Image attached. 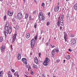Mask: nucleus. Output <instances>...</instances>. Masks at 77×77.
I'll list each match as a JSON object with an SVG mask.
<instances>
[{"label":"nucleus","mask_w":77,"mask_h":77,"mask_svg":"<svg viewBox=\"0 0 77 77\" xmlns=\"http://www.w3.org/2000/svg\"><path fill=\"white\" fill-rule=\"evenodd\" d=\"M60 17L59 18H58V20L57 21V22L56 23V24L58 26V27H59L60 26Z\"/></svg>","instance_id":"nucleus-8"},{"label":"nucleus","mask_w":77,"mask_h":77,"mask_svg":"<svg viewBox=\"0 0 77 77\" xmlns=\"http://www.w3.org/2000/svg\"><path fill=\"white\" fill-rule=\"evenodd\" d=\"M59 6H58L54 8V11H55V12H57L59 11Z\"/></svg>","instance_id":"nucleus-10"},{"label":"nucleus","mask_w":77,"mask_h":77,"mask_svg":"<svg viewBox=\"0 0 77 77\" xmlns=\"http://www.w3.org/2000/svg\"><path fill=\"white\" fill-rule=\"evenodd\" d=\"M8 15L9 16H12V15H13V13L8 11Z\"/></svg>","instance_id":"nucleus-13"},{"label":"nucleus","mask_w":77,"mask_h":77,"mask_svg":"<svg viewBox=\"0 0 77 77\" xmlns=\"http://www.w3.org/2000/svg\"><path fill=\"white\" fill-rule=\"evenodd\" d=\"M34 62L36 63H37L38 62V60L37 57H35L34 58Z\"/></svg>","instance_id":"nucleus-15"},{"label":"nucleus","mask_w":77,"mask_h":77,"mask_svg":"<svg viewBox=\"0 0 77 77\" xmlns=\"http://www.w3.org/2000/svg\"><path fill=\"white\" fill-rule=\"evenodd\" d=\"M20 29V27L18 26H17L16 27V29L17 30H18Z\"/></svg>","instance_id":"nucleus-24"},{"label":"nucleus","mask_w":77,"mask_h":77,"mask_svg":"<svg viewBox=\"0 0 77 77\" xmlns=\"http://www.w3.org/2000/svg\"><path fill=\"white\" fill-rule=\"evenodd\" d=\"M50 61V60L48 57H47L45 59V60L43 62V64L45 66H48V62Z\"/></svg>","instance_id":"nucleus-3"},{"label":"nucleus","mask_w":77,"mask_h":77,"mask_svg":"<svg viewBox=\"0 0 77 77\" xmlns=\"http://www.w3.org/2000/svg\"><path fill=\"white\" fill-rule=\"evenodd\" d=\"M31 74H32V75H33V72H32V71H31Z\"/></svg>","instance_id":"nucleus-41"},{"label":"nucleus","mask_w":77,"mask_h":77,"mask_svg":"<svg viewBox=\"0 0 77 77\" xmlns=\"http://www.w3.org/2000/svg\"><path fill=\"white\" fill-rule=\"evenodd\" d=\"M11 48H12V45H11Z\"/></svg>","instance_id":"nucleus-55"},{"label":"nucleus","mask_w":77,"mask_h":77,"mask_svg":"<svg viewBox=\"0 0 77 77\" xmlns=\"http://www.w3.org/2000/svg\"><path fill=\"white\" fill-rule=\"evenodd\" d=\"M0 49L2 53H5V46L2 45V47H0Z\"/></svg>","instance_id":"nucleus-7"},{"label":"nucleus","mask_w":77,"mask_h":77,"mask_svg":"<svg viewBox=\"0 0 77 77\" xmlns=\"http://www.w3.org/2000/svg\"><path fill=\"white\" fill-rule=\"evenodd\" d=\"M72 65L73 66L74 65V66H75V64H74V63H72Z\"/></svg>","instance_id":"nucleus-52"},{"label":"nucleus","mask_w":77,"mask_h":77,"mask_svg":"<svg viewBox=\"0 0 77 77\" xmlns=\"http://www.w3.org/2000/svg\"><path fill=\"white\" fill-rule=\"evenodd\" d=\"M32 66L33 68H37V66L35 64L33 65Z\"/></svg>","instance_id":"nucleus-20"},{"label":"nucleus","mask_w":77,"mask_h":77,"mask_svg":"<svg viewBox=\"0 0 77 77\" xmlns=\"http://www.w3.org/2000/svg\"><path fill=\"white\" fill-rule=\"evenodd\" d=\"M59 62V60H57V63H58V62Z\"/></svg>","instance_id":"nucleus-51"},{"label":"nucleus","mask_w":77,"mask_h":77,"mask_svg":"<svg viewBox=\"0 0 77 77\" xmlns=\"http://www.w3.org/2000/svg\"><path fill=\"white\" fill-rule=\"evenodd\" d=\"M37 36H36L34 38L35 39V41H36V40H37Z\"/></svg>","instance_id":"nucleus-35"},{"label":"nucleus","mask_w":77,"mask_h":77,"mask_svg":"<svg viewBox=\"0 0 77 77\" xmlns=\"http://www.w3.org/2000/svg\"><path fill=\"white\" fill-rule=\"evenodd\" d=\"M38 54H39V57H41V53H39Z\"/></svg>","instance_id":"nucleus-48"},{"label":"nucleus","mask_w":77,"mask_h":77,"mask_svg":"<svg viewBox=\"0 0 77 77\" xmlns=\"http://www.w3.org/2000/svg\"><path fill=\"white\" fill-rule=\"evenodd\" d=\"M10 28H11V29H10V30H12V28L11 27H10Z\"/></svg>","instance_id":"nucleus-61"},{"label":"nucleus","mask_w":77,"mask_h":77,"mask_svg":"<svg viewBox=\"0 0 77 77\" xmlns=\"http://www.w3.org/2000/svg\"><path fill=\"white\" fill-rule=\"evenodd\" d=\"M12 21H13V22H14V21H15V19H14V18H13L12 19Z\"/></svg>","instance_id":"nucleus-47"},{"label":"nucleus","mask_w":77,"mask_h":77,"mask_svg":"<svg viewBox=\"0 0 77 77\" xmlns=\"http://www.w3.org/2000/svg\"><path fill=\"white\" fill-rule=\"evenodd\" d=\"M68 50L69 51H71V49H69Z\"/></svg>","instance_id":"nucleus-50"},{"label":"nucleus","mask_w":77,"mask_h":77,"mask_svg":"<svg viewBox=\"0 0 77 77\" xmlns=\"http://www.w3.org/2000/svg\"><path fill=\"white\" fill-rule=\"evenodd\" d=\"M60 30H62V26L60 27Z\"/></svg>","instance_id":"nucleus-53"},{"label":"nucleus","mask_w":77,"mask_h":77,"mask_svg":"<svg viewBox=\"0 0 77 77\" xmlns=\"http://www.w3.org/2000/svg\"><path fill=\"white\" fill-rule=\"evenodd\" d=\"M26 37L27 39H29V37H30V34L29 33H27L26 34Z\"/></svg>","instance_id":"nucleus-17"},{"label":"nucleus","mask_w":77,"mask_h":77,"mask_svg":"<svg viewBox=\"0 0 77 77\" xmlns=\"http://www.w3.org/2000/svg\"><path fill=\"white\" fill-rule=\"evenodd\" d=\"M6 15H5L4 17V21H5V20H6Z\"/></svg>","instance_id":"nucleus-33"},{"label":"nucleus","mask_w":77,"mask_h":77,"mask_svg":"<svg viewBox=\"0 0 77 77\" xmlns=\"http://www.w3.org/2000/svg\"><path fill=\"white\" fill-rule=\"evenodd\" d=\"M44 37H43L42 38V42H43V41H44Z\"/></svg>","instance_id":"nucleus-49"},{"label":"nucleus","mask_w":77,"mask_h":77,"mask_svg":"<svg viewBox=\"0 0 77 77\" xmlns=\"http://www.w3.org/2000/svg\"><path fill=\"white\" fill-rule=\"evenodd\" d=\"M51 45V48H54L55 47L54 46H52Z\"/></svg>","instance_id":"nucleus-44"},{"label":"nucleus","mask_w":77,"mask_h":77,"mask_svg":"<svg viewBox=\"0 0 77 77\" xmlns=\"http://www.w3.org/2000/svg\"><path fill=\"white\" fill-rule=\"evenodd\" d=\"M66 59H70V56H69V55L67 56V57L66 58Z\"/></svg>","instance_id":"nucleus-27"},{"label":"nucleus","mask_w":77,"mask_h":77,"mask_svg":"<svg viewBox=\"0 0 77 77\" xmlns=\"http://www.w3.org/2000/svg\"><path fill=\"white\" fill-rule=\"evenodd\" d=\"M68 35L69 36H70L71 38H72V37H74V36H75L74 34H72V33H70V34H68Z\"/></svg>","instance_id":"nucleus-11"},{"label":"nucleus","mask_w":77,"mask_h":77,"mask_svg":"<svg viewBox=\"0 0 77 77\" xmlns=\"http://www.w3.org/2000/svg\"><path fill=\"white\" fill-rule=\"evenodd\" d=\"M60 23L61 26H63V25H64V23H63V20L61 19L60 21Z\"/></svg>","instance_id":"nucleus-14"},{"label":"nucleus","mask_w":77,"mask_h":77,"mask_svg":"<svg viewBox=\"0 0 77 77\" xmlns=\"http://www.w3.org/2000/svg\"><path fill=\"white\" fill-rule=\"evenodd\" d=\"M17 19L18 20H21L23 18V15H22V13H19L17 14V16L16 17Z\"/></svg>","instance_id":"nucleus-4"},{"label":"nucleus","mask_w":77,"mask_h":77,"mask_svg":"<svg viewBox=\"0 0 77 77\" xmlns=\"http://www.w3.org/2000/svg\"><path fill=\"white\" fill-rule=\"evenodd\" d=\"M71 45H74L76 43V41L75 39H72L70 42Z\"/></svg>","instance_id":"nucleus-6"},{"label":"nucleus","mask_w":77,"mask_h":77,"mask_svg":"<svg viewBox=\"0 0 77 77\" xmlns=\"http://www.w3.org/2000/svg\"><path fill=\"white\" fill-rule=\"evenodd\" d=\"M64 39L66 42L67 41V38H64Z\"/></svg>","instance_id":"nucleus-43"},{"label":"nucleus","mask_w":77,"mask_h":77,"mask_svg":"<svg viewBox=\"0 0 77 77\" xmlns=\"http://www.w3.org/2000/svg\"><path fill=\"white\" fill-rule=\"evenodd\" d=\"M18 74V71H17L14 73V75H15V76H17Z\"/></svg>","instance_id":"nucleus-23"},{"label":"nucleus","mask_w":77,"mask_h":77,"mask_svg":"<svg viewBox=\"0 0 77 77\" xmlns=\"http://www.w3.org/2000/svg\"><path fill=\"white\" fill-rule=\"evenodd\" d=\"M17 75V77H19V75H18V74Z\"/></svg>","instance_id":"nucleus-60"},{"label":"nucleus","mask_w":77,"mask_h":77,"mask_svg":"<svg viewBox=\"0 0 77 77\" xmlns=\"http://www.w3.org/2000/svg\"><path fill=\"white\" fill-rule=\"evenodd\" d=\"M22 62H23V63H25L26 65H27V60H26V59L25 58H23L22 59Z\"/></svg>","instance_id":"nucleus-9"},{"label":"nucleus","mask_w":77,"mask_h":77,"mask_svg":"<svg viewBox=\"0 0 77 77\" xmlns=\"http://www.w3.org/2000/svg\"><path fill=\"white\" fill-rule=\"evenodd\" d=\"M0 42H2V41H3V37H0Z\"/></svg>","instance_id":"nucleus-26"},{"label":"nucleus","mask_w":77,"mask_h":77,"mask_svg":"<svg viewBox=\"0 0 77 77\" xmlns=\"http://www.w3.org/2000/svg\"><path fill=\"white\" fill-rule=\"evenodd\" d=\"M46 44L47 45H48V43L47 42L46 43Z\"/></svg>","instance_id":"nucleus-56"},{"label":"nucleus","mask_w":77,"mask_h":77,"mask_svg":"<svg viewBox=\"0 0 77 77\" xmlns=\"http://www.w3.org/2000/svg\"><path fill=\"white\" fill-rule=\"evenodd\" d=\"M11 74V71H9L8 72V75H9V74Z\"/></svg>","instance_id":"nucleus-46"},{"label":"nucleus","mask_w":77,"mask_h":77,"mask_svg":"<svg viewBox=\"0 0 77 77\" xmlns=\"http://www.w3.org/2000/svg\"><path fill=\"white\" fill-rule=\"evenodd\" d=\"M50 13H49L48 14V15L49 16H50Z\"/></svg>","instance_id":"nucleus-54"},{"label":"nucleus","mask_w":77,"mask_h":77,"mask_svg":"<svg viewBox=\"0 0 77 77\" xmlns=\"http://www.w3.org/2000/svg\"><path fill=\"white\" fill-rule=\"evenodd\" d=\"M69 17V14L68 13L67 15V18H68Z\"/></svg>","instance_id":"nucleus-45"},{"label":"nucleus","mask_w":77,"mask_h":77,"mask_svg":"<svg viewBox=\"0 0 77 77\" xmlns=\"http://www.w3.org/2000/svg\"><path fill=\"white\" fill-rule=\"evenodd\" d=\"M45 5V4H44V3H42V6H43V7H44V6Z\"/></svg>","instance_id":"nucleus-37"},{"label":"nucleus","mask_w":77,"mask_h":77,"mask_svg":"<svg viewBox=\"0 0 77 77\" xmlns=\"http://www.w3.org/2000/svg\"><path fill=\"white\" fill-rule=\"evenodd\" d=\"M41 39V37H40L39 38L40 39Z\"/></svg>","instance_id":"nucleus-62"},{"label":"nucleus","mask_w":77,"mask_h":77,"mask_svg":"<svg viewBox=\"0 0 77 77\" xmlns=\"http://www.w3.org/2000/svg\"><path fill=\"white\" fill-rule=\"evenodd\" d=\"M53 77H56V76H54Z\"/></svg>","instance_id":"nucleus-64"},{"label":"nucleus","mask_w":77,"mask_h":77,"mask_svg":"<svg viewBox=\"0 0 77 77\" xmlns=\"http://www.w3.org/2000/svg\"><path fill=\"white\" fill-rule=\"evenodd\" d=\"M18 60H21V55H20V54L19 53L18 54Z\"/></svg>","instance_id":"nucleus-16"},{"label":"nucleus","mask_w":77,"mask_h":77,"mask_svg":"<svg viewBox=\"0 0 77 77\" xmlns=\"http://www.w3.org/2000/svg\"><path fill=\"white\" fill-rule=\"evenodd\" d=\"M3 71H1V72H0V75H3Z\"/></svg>","instance_id":"nucleus-30"},{"label":"nucleus","mask_w":77,"mask_h":77,"mask_svg":"<svg viewBox=\"0 0 77 77\" xmlns=\"http://www.w3.org/2000/svg\"><path fill=\"white\" fill-rule=\"evenodd\" d=\"M54 51L57 52H58L59 51V49L58 48H56V49H54Z\"/></svg>","instance_id":"nucleus-21"},{"label":"nucleus","mask_w":77,"mask_h":77,"mask_svg":"<svg viewBox=\"0 0 77 77\" xmlns=\"http://www.w3.org/2000/svg\"><path fill=\"white\" fill-rule=\"evenodd\" d=\"M64 38H67L66 37H67V35L66 33H65V32H64Z\"/></svg>","instance_id":"nucleus-18"},{"label":"nucleus","mask_w":77,"mask_h":77,"mask_svg":"<svg viewBox=\"0 0 77 77\" xmlns=\"http://www.w3.org/2000/svg\"><path fill=\"white\" fill-rule=\"evenodd\" d=\"M39 19L40 21L44 20H45V17L43 15V13L41 12H40L38 15Z\"/></svg>","instance_id":"nucleus-2"},{"label":"nucleus","mask_w":77,"mask_h":77,"mask_svg":"<svg viewBox=\"0 0 77 77\" xmlns=\"http://www.w3.org/2000/svg\"><path fill=\"white\" fill-rule=\"evenodd\" d=\"M8 77H12V76L11 74H8Z\"/></svg>","instance_id":"nucleus-34"},{"label":"nucleus","mask_w":77,"mask_h":77,"mask_svg":"<svg viewBox=\"0 0 77 77\" xmlns=\"http://www.w3.org/2000/svg\"><path fill=\"white\" fill-rule=\"evenodd\" d=\"M49 0V2H51V0Z\"/></svg>","instance_id":"nucleus-63"},{"label":"nucleus","mask_w":77,"mask_h":77,"mask_svg":"<svg viewBox=\"0 0 77 77\" xmlns=\"http://www.w3.org/2000/svg\"><path fill=\"white\" fill-rule=\"evenodd\" d=\"M15 39H16V38H15V37H13L12 42H15Z\"/></svg>","instance_id":"nucleus-22"},{"label":"nucleus","mask_w":77,"mask_h":77,"mask_svg":"<svg viewBox=\"0 0 77 77\" xmlns=\"http://www.w3.org/2000/svg\"><path fill=\"white\" fill-rule=\"evenodd\" d=\"M37 26V23H35L34 24V27L35 29H36V27Z\"/></svg>","instance_id":"nucleus-25"},{"label":"nucleus","mask_w":77,"mask_h":77,"mask_svg":"<svg viewBox=\"0 0 77 77\" xmlns=\"http://www.w3.org/2000/svg\"><path fill=\"white\" fill-rule=\"evenodd\" d=\"M73 9L75 11H77V3L75 5L73 6Z\"/></svg>","instance_id":"nucleus-12"},{"label":"nucleus","mask_w":77,"mask_h":77,"mask_svg":"<svg viewBox=\"0 0 77 77\" xmlns=\"http://www.w3.org/2000/svg\"><path fill=\"white\" fill-rule=\"evenodd\" d=\"M54 49L52 51V55H53L54 54Z\"/></svg>","instance_id":"nucleus-28"},{"label":"nucleus","mask_w":77,"mask_h":77,"mask_svg":"<svg viewBox=\"0 0 77 77\" xmlns=\"http://www.w3.org/2000/svg\"><path fill=\"white\" fill-rule=\"evenodd\" d=\"M29 20H30V21L32 20V17L30 16H29Z\"/></svg>","instance_id":"nucleus-39"},{"label":"nucleus","mask_w":77,"mask_h":77,"mask_svg":"<svg viewBox=\"0 0 77 77\" xmlns=\"http://www.w3.org/2000/svg\"><path fill=\"white\" fill-rule=\"evenodd\" d=\"M17 34L16 33L14 34V35L13 36V37H14L15 38H16V36H17Z\"/></svg>","instance_id":"nucleus-32"},{"label":"nucleus","mask_w":77,"mask_h":77,"mask_svg":"<svg viewBox=\"0 0 77 77\" xmlns=\"http://www.w3.org/2000/svg\"><path fill=\"white\" fill-rule=\"evenodd\" d=\"M69 0H66V2H68V1H69Z\"/></svg>","instance_id":"nucleus-59"},{"label":"nucleus","mask_w":77,"mask_h":77,"mask_svg":"<svg viewBox=\"0 0 77 77\" xmlns=\"http://www.w3.org/2000/svg\"><path fill=\"white\" fill-rule=\"evenodd\" d=\"M63 62H64V63H65V60H63Z\"/></svg>","instance_id":"nucleus-57"},{"label":"nucleus","mask_w":77,"mask_h":77,"mask_svg":"<svg viewBox=\"0 0 77 77\" xmlns=\"http://www.w3.org/2000/svg\"><path fill=\"white\" fill-rule=\"evenodd\" d=\"M35 45V40H34L33 39H32L31 40V48H33V47H34Z\"/></svg>","instance_id":"nucleus-5"},{"label":"nucleus","mask_w":77,"mask_h":77,"mask_svg":"<svg viewBox=\"0 0 77 77\" xmlns=\"http://www.w3.org/2000/svg\"><path fill=\"white\" fill-rule=\"evenodd\" d=\"M49 24H50V22H47V26H48Z\"/></svg>","instance_id":"nucleus-38"},{"label":"nucleus","mask_w":77,"mask_h":77,"mask_svg":"<svg viewBox=\"0 0 77 77\" xmlns=\"http://www.w3.org/2000/svg\"><path fill=\"white\" fill-rule=\"evenodd\" d=\"M6 30H5V31H4V34L5 35V37H6V36H7V35H6Z\"/></svg>","instance_id":"nucleus-29"},{"label":"nucleus","mask_w":77,"mask_h":77,"mask_svg":"<svg viewBox=\"0 0 77 77\" xmlns=\"http://www.w3.org/2000/svg\"><path fill=\"white\" fill-rule=\"evenodd\" d=\"M9 26V23L8 22H7L6 23L5 27V29L6 32L7 34H8V33H11V31L10 33L9 32V28H8V27Z\"/></svg>","instance_id":"nucleus-1"},{"label":"nucleus","mask_w":77,"mask_h":77,"mask_svg":"<svg viewBox=\"0 0 77 77\" xmlns=\"http://www.w3.org/2000/svg\"><path fill=\"white\" fill-rule=\"evenodd\" d=\"M28 17H29V15L27 14L26 13L25 14V18H26V19H27Z\"/></svg>","instance_id":"nucleus-19"},{"label":"nucleus","mask_w":77,"mask_h":77,"mask_svg":"<svg viewBox=\"0 0 77 77\" xmlns=\"http://www.w3.org/2000/svg\"><path fill=\"white\" fill-rule=\"evenodd\" d=\"M63 17H64V15H62V17H61V20H63Z\"/></svg>","instance_id":"nucleus-31"},{"label":"nucleus","mask_w":77,"mask_h":77,"mask_svg":"<svg viewBox=\"0 0 77 77\" xmlns=\"http://www.w3.org/2000/svg\"><path fill=\"white\" fill-rule=\"evenodd\" d=\"M2 75H0V77H2Z\"/></svg>","instance_id":"nucleus-58"},{"label":"nucleus","mask_w":77,"mask_h":77,"mask_svg":"<svg viewBox=\"0 0 77 77\" xmlns=\"http://www.w3.org/2000/svg\"><path fill=\"white\" fill-rule=\"evenodd\" d=\"M42 77H46L45 74H43L42 75Z\"/></svg>","instance_id":"nucleus-40"},{"label":"nucleus","mask_w":77,"mask_h":77,"mask_svg":"<svg viewBox=\"0 0 77 77\" xmlns=\"http://www.w3.org/2000/svg\"><path fill=\"white\" fill-rule=\"evenodd\" d=\"M11 71L13 72H15V70L14 69H12Z\"/></svg>","instance_id":"nucleus-42"},{"label":"nucleus","mask_w":77,"mask_h":77,"mask_svg":"<svg viewBox=\"0 0 77 77\" xmlns=\"http://www.w3.org/2000/svg\"><path fill=\"white\" fill-rule=\"evenodd\" d=\"M33 15H36V11H34L33 12Z\"/></svg>","instance_id":"nucleus-36"}]
</instances>
